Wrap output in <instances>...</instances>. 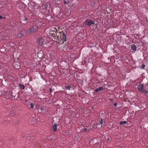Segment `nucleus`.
I'll return each mask as SVG.
<instances>
[{"mask_svg":"<svg viewBox=\"0 0 148 148\" xmlns=\"http://www.w3.org/2000/svg\"><path fill=\"white\" fill-rule=\"evenodd\" d=\"M71 86H66L65 87V88L67 90H70L71 88Z\"/></svg>","mask_w":148,"mask_h":148,"instance_id":"11","label":"nucleus"},{"mask_svg":"<svg viewBox=\"0 0 148 148\" xmlns=\"http://www.w3.org/2000/svg\"><path fill=\"white\" fill-rule=\"evenodd\" d=\"M104 8L105 9V8L107 9V7H106V8H105V7H104Z\"/></svg>","mask_w":148,"mask_h":148,"instance_id":"27","label":"nucleus"},{"mask_svg":"<svg viewBox=\"0 0 148 148\" xmlns=\"http://www.w3.org/2000/svg\"><path fill=\"white\" fill-rule=\"evenodd\" d=\"M49 90L50 91V92H51L52 91V88H49Z\"/></svg>","mask_w":148,"mask_h":148,"instance_id":"20","label":"nucleus"},{"mask_svg":"<svg viewBox=\"0 0 148 148\" xmlns=\"http://www.w3.org/2000/svg\"><path fill=\"white\" fill-rule=\"evenodd\" d=\"M103 7H104V6H102V8H103H103H103Z\"/></svg>","mask_w":148,"mask_h":148,"instance_id":"28","label":"nucleus"},{"mask_svg":"<svg viewBox=\"0 0 148 148\" xmlns=\"http://www.w3.org/2000/svg\"><path fill=\"white\" fill-rule=\"evenodd\" d=\"M27 106L29 108H30L31 109H32L34 107V104H33V103H30V107H29V106H28V105H27Z\"/></svg>","mask_w":148,"mask_h":148,"instance_id":"13","label":"nucleus"},{"mask_svg":"<svg viewBox=\"0 0 148 148\" xmlns=\"http://www.w3.org/2000/svg\"><path fill=\"white\" fill-rule=\"evenodd\" d=\"M103 87H100L98 88L95 89V91L96 92H98L99 91L103 90Z\"/></svg>","mask_w":148,"mask_h":148,"instance_id":"8","label":"nucleus"},{"mask_svg":"<svg viewBox=\"0 0 148 148\" xmlns=\"http://www.w3.org/2000/svg\"><path fill=\"white\" fill-rule=\"evenodd\" d=\"M85 24L88 26H90L92 24L95 23V22L91 20L87 19L85 21Z\"/></svg>","mask_w":148,"mask_h":148,"instance_id":"4","label":"nucleus"},{"mask_svg":"<svg viewBox=\"0 0 148 148\" xmlns=\"http://www.w3.org/2000/svg\"><path fill=\"white\" fill-rule=\"evenodd\" d=\"M131 49L134 51H135L136 50V46L134 45H133L131 46Z\"/></svg>","mask_w":148,"mask_h":148,"instance_id":"10","label":"nucleus"},{"mask_svg":"<svg viewBox=\"0 0 148 148\" xmlns=\"http://www.w3.org/2000/svg\"><path fill=\"white\" fill-rule=\"evenodd\" d=\"M13 66L16 69H18L20 67L19 64L18 62H14L13 64Z\"/></svg>","mask_w":148,"mask_h":148,"instance_id":"6","label":"nucleus"},{"mask_svg":"<svg viewBox=\"0 0 148 148\" xmlns=\"http://www.w3.org/2000/svg\"><path fill=\"white\" fill-rule=\"evenodd\" d=\"M127 123V122L126 121H121L120 123L121 125H123V124H126Z\"/></svg>","mask_w":148,"mask_h":148,"instance_id":"12","label":"nucleus"},{"mask_svg":"<svg viewBox=\"0 0 148 148\" xmlns=\"http://www.w3.org/2000/svg\"><path fill=\"white\" fill-rule=\"evenodd\" d=\"M145 67V65L144 64H142V66H141V68L142 69H144V68Z\"/></svg>","mask_w":148,"mask_h":148,"instance_id":"16","label":"nucleus"},{"mask_svg":"<svg viewBox=\"0 0 148 148\" xmlns=\"http://www.w3.org/2000/svg\"><path fill=\"white\" fill-rule=\"evenodd\" d=\"M5 17H3L2 16H0V19H1L2 18H5Z\"/></svg>","mask_w":148,"mask_h":148,"instance_id":"21","label":"nucleus"},{"mask_svg":"<svg viewBox=\"0 0 148 148\" xmlns=\"http://www.w3.org/2000/svg\"><path fill=\"white\" fill-rule=\"evenodd\" d=\"M137 88L140 92H143L145 94H147L148 93V91L145 90L144 88V85L143 84H140L138 85Z\"/></svg>","mask_w":148,"mask_h":148,"instance_id":"1","label":"nucleus"},{"mask_svg":"<svg viewBox=\"0 0 148 148\" xmlns=\"http://www.w3.org/2000/svg\"><path fill=\"white\" fill-rule=\"evenodd\" d=\"M110 21H112H112H111V20H110Z\"/></svg>","mask_w":148,"mask_h":148,"instance_id":"31","label":"nucleus"},{"mask_svg":"<svg viewBox=\"0 0 148 148\" xmlns=\"http://www.w3.org/2000/svg\"><path fill=\"white\" fill-rule=\"evenodd\" d=\"M103 120L102 119H101L100 120V122L99 123H98V124L99 125H101V127H102V125L103 124Z\"/></svg>","mask_w":148,"mask_h":148,"instance_id":"14","label":"nucleus"},{"mask_svg":"<svg viewBox=\"0 0 148 148\" xmlns=\"http://www.w3.org/2000/svg\"><path fill=\"white\" fill-rule=\"evenodd\" d=\"M38 45H43L45 43V40L42 37H40L37 41Z\"/></svg>","mask_w":148,"mask_h":148,"instance_id":"3","label":"nucleus"},{"mask_svg":"<svg viewBox=\"0 0 148 148\" xmlns=\"http://www.w3.org/2000/svg\"><path fill=\"white\" fill-rule=\"evenodd\" d=\"M37 29V27L36 26H34L33 27L28 29L27 31V33L28 34H33L36 32Z\"/></svg>","mask_w":148,"mask_h":148,"instance_id":"2","label":"nucleus"},{"mask_svg":"<svg viewBox=\"0 0 148 148\" xmlns=\"http://www.w3.org/2000/svg\"><path fill=\"white\" fill-rule=\"evenodd\" d=\"M83 131L85 132H86L88 131V129L87 127L84 128L83 129Z\"/></svg>","mask_w":148,"mask_h":148,"instance_id":"15","label":"nucleus"},{"mask_svg":"<svg viewBox=\"0 0 148 148\" xmlns=\"http://www.w3.org/2000/svg\"><path fill=\"white\" fill-rule=\"evenodd\" d=\"M117 105V103H115L113 104V105L114 106L116 107Z\"/></svg>","mask_w":148,"mask_h":148,"instance_id":"19","label":"nucleus"},{"mask_svg":"<svg viewBox=\"0 0 148 148\" xmlns=\"http://www.w3.org/2000/svg\"><path fill=\"white\" fill-rule=\"evenodd\" d=\"M66 3H67L65 1H64V3L65 4H66Z\"/></svg>","mask_w":148,"mask_h":148,"instance_id":"23","label":"nucleus"},{"mask_svg":"<svg viewBox=\"0 0 148 148\" xmlns=\"http://www.w3.org/2000/svg\"><path fill=\"white\" fill-rule=\"evenodd\" d=\"M41 110H43V108L42 107H41Z\"/></svg>","mask_w":148,"mask_h":148,"instance_id":"24","label":"nucleus"},{"mask_svg":"<svg viewBox=\"0 0 148 148\" xmlns=\"http://www.w3.org/2000/svg\"><path fill=\"white\" fill-rule=\"evenodd\" d=\"M19 85H21V84H19Z\"/></svg>","mask_w":148,"mask_h":148,"instance_id":"29","label":"nucleus"},{"mask_svg":"<svg viewBox=\"0 0 148 148\" xmlns=\"http://www.w3.org/2000/svg\"><path fill=\"white\" fill-rule=\"evenodd\" d=\"M97 3V0H91L90 1V3L92 6Z\"/></svg>","mask_w":148,"mask_h":148,"instance_id":"9","label":"nucleus"},{"mask_svg":"<svg viewBox=\"0 0 148 148\" xmlns=\"http://www.w3.org/2000/svg\"><path fill=\"white\" fill-rule=\"evenodd\" d=\"M60 36L61 40L64 42L66 40V36L64 33H63Z\"/></svg>","mask_w":148,"mask_h":148,"instance_id":"5","label":"nucleus"},{"mask_svg":"<svg viewBox=\"0 0 148 148\" xmlns=\"http://www.w3.org/2000/svg\"><path fill=\"white\" fill-rule=\"evenodd\" d=\"M21 88L22 89H24L25 88V86L23 85H22L21 87Z\"/></svg>","mask_w":148,"mask_h":148,"instance_id":"17","label":"nucleus"},{"mask_svg":"<svg viewBox=\"0 0 148 148\" xmlns=\"http://www.w3.org/2000/svg\"><path fill=\"white\" fill-rule=\"evenodd\" d=\"M108 8H110H110H109V7H108Z\"/></svg>","mask_w":148,"mask_h":148,"instance_id":"30","label":"nucleus"},{"mask_svg":"<svg viewBox=\"0 0 148 148\" xmlns=\"http://www.w3.org/2000/svg\"><path fill=\"white\" fill-rule=\"evenodd\" d=\"M27 20H28V18H25V21H27Z\"/></svg>","mask_w":148,"mask_h":148,"instance_id":"22","label":"nucleus"},{"mask_svg":"<svg viewBox=\"0 0 148 148\" xmlns=\"http://www.w3.org/2000/svg\"><path fill=\"white\" fill-rule=\"evenodd\" d=\"M109 140H110V138H108V141H109Z\"/></svg>","mask_w":148,"mask_h":148,"instance_id":"26","label":"nucleus"},{"mask_svg":"<svg viewBox=\"0 0 148 148\" xmlns=\"http://www.w3.org/2000/svg\"><path fill=\"white\" fill-rule=\"evenodd\" d=\"M57 126H58V125L57 124L55 123L54 124V125L52 127V128L53 129V130L54 132H55L56 131V130L57 128Z\"/></svg>","mask_w":148,"mask_h":148,"instance_id":"7","label":"nucleus"},{"mask_svg":"<svg viewBox=\"0 0 148 148\" xmlns=\"http://www.w3.org/2000/svg\"><path fill=\"white\" fill-rule=\"evenodd\" d=\"M26 102H28V100H27H27H26Z\"/></svg>","mask_w":148,"mask_h":148,"instance_id":"25","label":"nucleus"},{"mask_svg":"<svg viewBox=\"0 0 148 148\" xmlns=\"http://www.w3.org/2000/svg\"><path fill=\"white\" fill-rule=\"evenodd\" d=\"M22 34L21 33H20L18 34V36L20 38H21L22 37Z\"/></svg>","mask_w":148,"mask_h":148,"instance_id":"18","label":"nucleus"}]
</instances>
